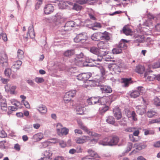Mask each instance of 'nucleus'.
Masks as SVG:
<instances>
[{"label":"nucleus","instance_id":"obj_1","mask_svg":"<svg viewBox=\"0 0 160 160\" xmlns=\"http://www.w3.org/2000/svg\"><path fill=\"white\" fill-rule=\"evenodd\" d=\"M116 98V96L114 94H112L108 97H102L101 98H98L99 101L98 103H99L101 105H105L106 103L110 105L111 102L114 100Z\"/></svg>","mask_w":160,"mask_h":160},{"label":"nucleus","instance_id":"obj_2","mask_svg":"<svg viewBox=\"0 0 160 160\" xmlns=\"http://www.w3.org/2000/svg\"><path fill=\"white\" fill-rule=\"evenodd\" d=\"M57 131L58 135L60 136L66 135L68 134L69 129L65 127H63L62 124L58 123L57 125Z\"/></svg>","mask_w":160,"mask_h":160},{"label":"nucleus","instance_id":"obj_3","mask_svg":"<svg viewBox=\"0 0 160 160\" xmlns=\"http://www.w3.org/2000/svg\"><path fill=\"white\" fill-rule=\"evenodd\" d=\"M77 122L80 128L86 132L89 135L96 137H98L99 135L94 132H90L89 130L84 125L81 121L79 120H78Z\"/></svg>","mask_w":160,"mask_h":160},{"label":"nucleus","instance_id":"obj_4","mask_svg":"<svg viewBox=\"0 0 160 160\" xmlns=\"http://www.w3.org/2000/svg\"><path fill=\"white\" fill-rule=\"evenodd\" d=\"M90 52L94 54L98 55V56H103L108 54V52L106 50L102 51L101 50H99L96 47H91L90 49Z\"/></svg>","mask_w":160,"mask_h":160},{"label":"nucleus","instance_id":"obj_5","mask_svg":"<svg viewBox=\"0 0 160 160\" xmlns=\"http://www.w3.org/2000/svg\"><path fill=\"white\" fill-rule=\"evenodd\" d=\"M87 35L86 32H82L78 34L76 37L74 38V41L76 42H84L87 38Z\"/></svg>","mask_w":160,"mask_h":160},{"label":"nucleus","instance_id":"obj_6","mask_svg":"<svg viewBox=\"0 0 160 160\" xmlns=\"http://www.w3.org/2000/svg\"><path fill=\"white\" fill-rule=\"evenodd\" d=\"M85 56L82 52L79 54H77L75 58V64L80 67H82V63L84 61Z\"/></svg>","mask_w":160,"mask_h":160},{"label":"nucleus","instance_id":"obj_7","mask_svg":"<svg viewBox=\"0 0 160 160\" xmlns=\"http://www.w3.org/2000/svg\"><path fill=\"white\" fill-rule=\"evenodd\" d=\"M144 91V89L142 87H138V90L133 91L130 94V96L134 98H136L139 96L140 94H142Z\"/></svg>","mask_w":160,"mask_h":160},{"label":"nucleus","instance_id":"obj_8","mask_svg":"<svg viewBox=\"0 0 160 160\" xmlns=\"http://www.w3.org/2000/svg\"><path fill=\"white\" fill-rule=\"evenodd\" d=\"M88 152L90 154V156L83 158H82V160H94V158L98 157V155L91 149L88 150Z\"/></svg>","mask_w":160,"mask_h":160},{"label":"nucleus","instance_id":"obj_9","mask_svg":"<svg viewBox=\"0 0 160 160\" xmlns=\"http://www.w3.org/2000/svg\"><path fill=\"white\" fill-rule=\"evenodd\" d=\"M84 61H83L82 67V66H90L92 67L95 66L94 63H92L95 61H97V59L96 60L91 58H85Z\"/></svg>","mask_w":160,"mask_h":160},{"label":"nucleus","instance_id":"obj_10","mask_svg":"<svg viewBox=\"0 0 160 160\" xmlns=\"http://www.w3.org/2000/svg\"><path fill=\"white\" fill-rule=\"evenodd\" d=\"M5 88L7 92H9L11 94H15L16 93L15 90L16 87L15 86L8 84L5 86Z\"/></svg>","mask_w":160,"mask_h":160},{"label":"nucleus","instance_id":"obj_11","mask_svg":"<svg viewBox=\"0 0 160 160\" xmlns=\"http://www.w3.org/2000/svg\"><path fill=\"white\" fill-rule=\"evenodd\" d=\"M22 62L20 60H18L13 62L11 67V69L13 72H16L20 68Z\"/></svg>","mask_w":160,"mask_h":160},{"label":"nucleus","instance_id":"obj_12","mask_svg":"<svg viewBox=\"0 0 160 160\" xmlns=\"http://www.w3.org/2000/svg\"><path fill=\"white\" fill-rule=\"evenodd\" d=\"M27 37H25V39H26V41L27 40L28 38V36L32 38H33L35 37V33L34 31L33 26L32 25H31L30 26L28 30V32L27 33Z\"/></svg>","mask_w":160,"mask_h":160},{"label":"nucleus","instance_id":"obj_13","mask_svg":"<svg viewBox=\"0 0 160 160\" xmlns=\"http://www.w3.org/2000/svg\"><path fill=\"white\" fill-rule=\"evenodd\" d=\"M8 57L6 53L3 52L0 53V62L4 66H7Z\"/></svg>","mask_w":160,"mask_h":160},{"label":"nucleus","instance_id":"obj_14","mask_svg":"<svg viewBox=\"0 0 160 160\" xmlns=\"http://www.w3.org/2000/svg\"><path fill=\"white\" fill-rule=\"evenodd\" d=\"M91 77L90 74L88 73H83L79 74L77 76V78L80 80H86Z\"/></svg>","mask_w":160,"mask_h":160},{"label":"nucleus","instance_id":"obj_15","mask_svg":"<svg viewBox=\"0 0 160 160\" xmlns=\"http://www.w3.org/2000/svg\"><path fill=\"white\" fill-rule=\"evenodd\" d=\"M108 68L110 71H113L115 73H118L121 72L120 67L115 64H109L108 66Z\"/></svg>","mask_w":160,"mask_h":160},{"label":"nucleus","instance_id":"obj_16","mask_svg":"<svg viewBox=\"0 0 160 160\" xmlns=\"http://www.w3.org/2000/svg\"><path fill=\"white\" fill-rule=\"evenodd\" d=\"M125 112L126 115L128 118L132 117L133 120H137V118H136V115L134 111H132L131 112L128 109H126L125 110Z\"/></svg>","mask_w":160,"mask_h":160},{"label":"nucleus","instance_id":"obj_17","mask_svg":"<svg viewBox=\"0 0 160 160\" xmlns=\"http://www.w3.org/2000/svg\"><path fill=\"white\" fill-rule=\"evenodd\" d=\"M102 33L98 32L93 34L91 36V39L95 41H98L102 40Z\"/></svg>","mask_w":160,"mask_h":160},{"label":"nucleus","instance_id":"obj_18","mask_svg":"<svg viewBox=\"0 0 160 160\" xmlns=\"http://www.w3.org/2000/svg\"><path fill=\"white\" fill-rule=\"evenodd\" d=\"M90 138L88 136H83L77 138L76 140V142L78 144H82L84 143L87 141L89 140Z\"/></svg>","mask_w":160,"mask_h":160},{"label":"nucleus","instance_id":"obj_19","mask_svg":"<svg viewBox=\"0 0 160 160\" xmlns=\"http://www.w3.org/2000/svg\"><path fill=\"white\" fill-rule=\"evenodd\" d=\"M54 10L53 5L52 4H48L45 7L44 11L46 14H48L52 12Z\"/></svg>","mask_w":160,"mask_h":160},{"label":"nucleus","instance_id":"obj_20","mask_svg":"<svg viewBox=\"0 0 160 160\" xmlns=\"http://www.w3.org/2000/svg\"><path fill=\"white\" fill-rule=\"evenodd\" d=\"M97 45L99 50H101L102 51L106 50L108 52L107 50V48H108V45L107 43H105L103 41L99 42Z\"/></svg>","mask_w":160,"mask_h":160},{"label":"nucleus","instance_id":"obj_21","mask_svg":"<svg viewBox=\"0 0 160 160\" xmlns=\"http://www.w3.org/2000/svg\"><path fill=\"white\" fill-rule=\"evenodd\" d=\"M76 91V90H73L66 93L64 96V99L65 100H67L66 98H70L71 99L75 95Z\"/></svg>","mask_w":160,"mask_h":160},{"label":"nucleus","instance_id":"obj_22","mask_svg":"<svg viewBox=\"0 0 160 160\" xmlns=\"http://www.w3.org/2000/svg\"><path fill=\"white\" fill-rule=\"evenodd\" d=\"M110 146L116 145L118 143L119 138L118 137L115 136L112 137H109Z\"/></svg>","mask_w":160,"mask_h":160},{"label":"nucleus","instance_id":"obj_23","mask_svg":"<svg viewBox=\"0 0 160 160\" xmlns=\"http://www.w3.org/2000/svg\"><path fill=\"white\" fill-rule=\"evenodd\" d=\"M78 24L73 21H70L68 22L65 25L64 27L65 28L68 27V28L65 30V31L68 30L70 29V28L73 27L78 26Z\"/></svg>","mask_w":160,"mask_h":160},{"label":"nucleus","instance_id":"obj_24","mask_svg":"<svg viewBox=\"0 0 160 160\" xmlns=\"http://www.w3.org/2000/svg\"><path fill=\"white\" fill-rule=\"evenodd\" d=\"M98 98L92 97L87 100V102L89 105L95 104L98 103Z\"/></svg>","mask_w":160,"mask_h":160},{"label":"nucleus","instance_id":"obj_25","mask_svg":"<svg viewBox=\"0 0 160 160\" xmlns=\"http://www.w3.org/2000/svg\"><path fill=\"white\" fill-rule=\"evenodd\" d=\"M103 55V56H100L99 58H97V61H102V59L107 61H111L112 60L113 58L111 56L107 55Z\"/></svg>","mask_w":160,"mask_h":160},{"label":"nucleus","instance_id":"obj_26","mask_svg":"<svg viewBox=\"0 0 160 160\" xmlns=\"http://www.w3.org/2000/svg\"><path fill=\"white\" fill-rule=\"evenodd\" d=\"M100 86V89L102 92L109 93L112 92V88L110 86L101 85Z\"/></svg>","mask_w":160,"mask_h":160},{"label":"nucleus","instance_id":"obj_27","mask_svg":"<svg viewBox=\"0 0 160 160\" xmlns=\"http://www.w3.org/2000/svg\"><path fill=\"white\" fill-rule=\"evenodd\" d=\"M37 110L42 114H45L47 111L46 107L42 104L40 105L37 108Z\"/></svg>","mask_w":160,"mask_h":160},{"label":"nucleus","instance_id":"obj_28","mask_svg":"<svg viewBox=\"0 0 160 160\" xmlns=\"http://www.w3.org/2000/svg\"><path fill=\"white\" fill-rule=\"evenodd\" d=\"M136 112L139 115H142L146 112L144 107L142 106H138L136 107Z\"/></svg>","mask_w":160,"mask_h":160},{"label":"nucleus","instance_id":"obj_29","mask_svg":"<svg viewBox=\"0 0 160 160\" xmlns=\"http://www.w3.org/2000/svg\"><path fill=\"white\" fill-rule=\"evenodd\" d=\"M128 41L126 40L122 39L119 42V44L118 46L122 50V49H125L126 48L127 45L126 43Z\"/></svg>","mask_w":160,"mask_h":160},{"label":"nucleus","instance_id":"obj_30","mask_svg":"<svg viewBox=\"0 0 160 160\" xmlns=\"http://www.w3.org/2000/svg\"><path fill=\"white\" fill-rule=\"evenodd\" d=\"M84 106L81 104L78 105L76 107V109L77 112V114L82 115L83 113V108Z\"/></svg>","mask_w":160,"mask_h":160},{"label":"nucleus","instance_id":"obj_31","mask_svg":"<svg viewBox=\"0 0 160 160\" xmlns=\"http://www.w3.org/2000/svg\"><path fill=\"white\" fill-rule=\"evenodd\" d=\"M144 77L147 81H151L155 79L156 75L153 74H149L148 75L147 73L145 72L144 74Z\"/></svg>","mask_w":160,"mask_h":160},{"label":"nucleus","instance_id":"obj_32","mask_svg":"<svg viewBox=\"0 0 160 160\" xmlns=\"http://www.w3.org/2000/svg\"><path fill=\"white\" fill-rule=\"evenodd\" d=\"M121 82L123 84L122 85L124 87H127L131 83L132 81L131 78H123L121 79Z\"/></svg>","mask_w":160,"mask_h":160},{"label":"nucleus","instance_id":"obj_33","mask_svg":"<svg viewBox=\"0 0 160 160\" xmlns=\"http://www.w3.org/2000/svg\"><path fill=\"white\" fill-rule=\"evenodd\" d=\"M114 115L115 117L118 120L120 119L122 117V115L120 110L119 108L117 109H114Z\"/></svg>","mask_w":160,"mask_h":160},{"label":"nucleus","instance_id":"obj_34","mask_svg":"<svg viewBox=\"0 0 160 160\" xmlns=\"http://www.w3.org/2000/svg\"><path fill=\"white\" fill-rule=\"evenodd\" d=\"M109 107L108 104L107 105H104L99 109V112L101 114H103L106 111L108 110Z\"/></svg>","mask_w":160,"mask_h":160},{"label":"nucleus","instance_id":"obj_35","mask_svg":"<svg viewBox=\"0 0 160 160\" xmlns=\"http://www.w3.org/2000/svg\"><path fill=\"white\" fill-rule=\"evenodd\" d=\"M43 137V134L41 132L37 133L33 136V138L36 141H40Z\"/></svg>","mask_w":160,"mask_h":160},{"label":"nucleus","instance_id":"obj_36","mask_svg":"<svg viewBox=\"0 0 160 160\" xmlns=\"http://www.w3.org/2000/svg\"><path fill=\"white\" fill-rule=\"evenodd\" d=\"M99 143L103 146H110L109 137L105 138L99 141Z\"/></svg>","mask_w":160,"mask_h":160},{"label":"nucleus","instance_id":"obj_37","mask_svg":"<svg viewBox=\"0 0 160 160\" xmlns=\"http://www.w3.org/2000/svg\"><path fill=\"white\" fill-rule=\"evenodd\" d=\"M75 53L74 49L68 50L66 51L63 53L64 55L66 57H70Z\"/></svg>","mask_w":160,"mask_h":160},{"label":"nucleus","instance_id":"obj_38","mask_svg":"<svg viewBox=\"0 0 160 160\" xmlns=\"http://www.w3.org/2000/svg\"><path fill=\"white\" fill-rule=\"evenodd\" d=\"M1 109L3 111H5L7 109V105L6 100L5 99H2L1 102Z\"/></svg>","mask_w":160,"mask_h":160},{"label":"nucleus","instance_id":"obj_39","mask_svg":"<svg viewBox=\"0 0 160 160\" xmlns=\"http://www.w3.org/2000/svg\"><path fill=\"white\" fill-rule=\"evenodd\" d=\"M145 70L144 67L142 65H138L136 67V72L138 73L142 74Z\"/></svg>","mask_w":160,"mask_h":160},{"label":"nucleus","instance_id":"obj_40","mask_svg":"<svg viewBox=\"0 0 160 160\" xmlns=\"http://www.w3.org/2000/svg\"><path fill=\"white\" fill-rule=\"evenodd\" d=\"M106 121L108 123L112 125L114 124L115 122V119L112 116H109L106 119Z\"/></svg>","mask_w":160,"mask_h":160},{"label":"nucleus","instance_id":"obj_41","mask_svg":"<svg viewBox=\"0 0 160 160\" xmlns=\"http://www.w3.org/2000/svg\"><path fill=\"white\" fill-rule=\"evenodd\" d=\"M1 38L4 42H6L8 40L6 34V33L2 32V28H0V38Z\"/></svg>","mask_w":160,"mask_h":160},{"label":"nucleus","instance_id":"obj_42","mask_svg":"<svg viewBox=\"0 0 160 160\" xmlns=\"http://www.w3.org/2000/svg\"><path fill=\"white\" fill-rule=\"evenodd\" d=\"M17 57L18 59H22L24 57V52L21 49H19L17 51Z\"/></svg>","mask_w":160,"mask_h":160},{"label":"nucleus","instance_id":"obj_43","mask_svg":"<svg viewBox=\"0 0 160 160\" xmlns=\"http://www.w3.org/2000/svg\"><path fill=\"white\" fill-rule=\"evenodd\" d=\"M122 49L118 46L112 49V52L114 54H118L122 53Z\"/></svg>","mask_w":160,"mask_h":160},{"label":"nucleus","instance_id":"obj_44","mask_svg":"<svg viewBox=\"0 0 160 160\" xmlns=\"http://www.w3.org/2000/svg\"><path fill=\"white\" fill-rule=\"evenodd\" d=\"M144 41V37L143 35H140L138 36L134 40V42H142Z\"/></svg>","mask_w":160,"mask_h":160},{"label":"nucleus","instance_id":"obj_45","mask_svg":"<svg viewBox=\"0 0 160 160\" xmlns=\"http://www.w3.org/2000/svg\"><path fill=\"white\" fill-rule=\"evenodd\" d=\"M102 36L103 37L102 38V40L105 39L107 40H108L110 39L109 35V33L107 32H105L104 33H102Z\"/></svg>","mask_w":160,"mask_h":160},{"label":"nucleus","instance_id":"obj_46","mask_svg":"<svg viewBox=\"0 0 160 160\" xmlns=\"http://www.w3.org/2000/svg\"><path fill=\"white\" fill-rule=\"evenodd\" d=\"M101 25L99 23L96 22L92 24L91 28L93 30H97L98 28H101Z\"/></svg>","mask_w":160,"mask_h":160},{"label":"nucleus","instance_id":"obj_47","mask_svg":"<svg viewBox=\"0 0 160 160\" xmlns=\"http://www.w3.org/2000/svg\"><path fill=\"white\" fill-rule=\"evenodd\" d=\"M156 114V112L152 110H149L147 112V116L149 118H152L153 116H154Z\"/></svg>","mask_w":160,"mask_h":160},{"label":"nucleus","instance_id":"obj_48","mask_svg":"<svg viewBox=\"0 0 160 160\" xmlns=\"http://www.w3.org/2000/svg\"><path fill=\"white\" fill-rule=\"evenodd\" d=\"M122 31L123 33L126 35H130L131 32V30L129 28L125 27L123 28Z\"/></svg>","mask_w":160,"mask_h":160},{"label":"nucleus","instance_id":"obj_49","mask_svg":"<svg viewBox=\"0 0 160 160\" xmlns=\"http://www.w3.org/2000/svg\"><path fill=\"white\" fill-rule=\"evenodd\" d=\"M43 154L44 157L51 158V157L52 155V153L50 150H46L43 152Z\"/></svg>","mask_w":160,"mask_h":160},{"label":"nucleus","instance_id":"obj_50","mask_svg":"<svg viewBox=\"0 0 160 160\" xmlns=\"http://www.w3.org/2000/svg\"><path fill=\"white\" fill-rule=\"evenodd\" d=\"M136 145L137 148V149L138 150H141L145 148L146 147V145L142 143H137L135 144Z\"/></svg>","mask_w":160,"mask_h":160},{"label":"nucleus","instance_id":"obj_51","mask_svg":"<svg viewBox=\"0 0 160 160\" xmlns=\"http://www.w3.org/2000/svg\"><path fill=\"white\" fill-rule=\"evenodd\" d=\"M55 16L56 18V20L59 22H61L63 20V19L62 17L61 14L60 13H57L55 15Z\"/></svg>","mask_w":160,"mask_h":160},{"label":"nucleus","instance_id":"obj_52","mask_svg":"<svg viewBox=\"0 0 160 160\" xmlns=\"http://www.w3.org/2000/svg\"><path fill=\"white\" fill-rule=\"evenodd\" d=\"M10 101L12 105H14L15 106L19 107L20 105V102L15 99H11L10 100Z\"/></svg>","mask_w":160,"mask_h":160},{"label":"nucleus","instance_id":"obj_53","mask_svg":"<svg viewBox=\"0 0 160 160\" xmlns=\"http://www.w3.org/2000/svg\"><path fill=\"white\" fill-rule=\"evenodd\" d=\"M103 78L102 77H101L100 78V80H99V79H97L95 81L96 82V83H95L93 85H92L91 84L90 85V86H91V87H92V86H93V87H95V86H99L100 85H99L100 84H101V82H102V81H101V79H102V78Z\"/></svg>","mask_w":160,"mask_h":160},{"label":"nucleus","instance_id":"obj_54","mask_svg":"<svg viewBox=\"0 0 160 160\" xmlns=\"http://www.w3.org/2000/svg\"><path fill=\"white\" fill-rule=\"evenodd\" d=\"M62 4L63 5V8H64V6H67L68 5H72L73 6V5H74V4H73L72 2L70 1H65V2H61L60 3V5H61Z\"/></svg>","mask_w":160,"mask_h":160},{"label":"nucleus","instance_id":"obj_55","mask_svg":"<svg viewBox=\"0 0 160 160\" xmlns=\"http://www.w3.org/2000/svg\"><path fill=\"white\" fill-rule=\"evenodd\" d=\"M35 81L38 83H41L44 81V79L42 78L36 77L35 78Z\"/></svg>","mask_w":160,"mask_h":160},{"label":"nucleus","instance_id":"obj_56","mask_svg":"<svg viewBox=\"0 0 160 160\" xmlns=\"http://www.w3.org/2000/svg\"><path fill=\"white\" fill-rule=\"evenodd\" d=\"M72 9L77 11H78L81 10V6L77 4L74 3L73 5Z\"/></svg>","mask_w":160,"mask_h":160},{"label":"nucleus","instance_id":"obj_57","mask_svg":"<svg viewBox=\"0 0 160 160\" xmlns=\"http://www.w3.org/2000/svg\"><path fill=\"white\" fill-rule=\"evenodd\" d=\"M11 69L8 68L6 69L4 71V73L5 75L8 77H9L10 75L11 74Z\"/></svg>","mask_w":160,"mask_h":160},{"label":"nucleus","instance_id":"obj_58","mask_svg":"<svg viewBox=\"0 0 160 160\" xmlns=\"http://www.w3.org/2000/svg\"><path fill=\"white\" fill-rule=\"evenodd\" d=\"M144 130V134L145 135L149 134H153L154 132L153 131L151 130L145 129Z\"/></svg>","mask_w":160,"mask_h":160},{"label":"nucleus","instance_id":"obj_59","mask_svg":"<svg viewBox=\"0 0 160 160\" xmlns=\"http://www.w3.org/2000/svg\"><path fill=\"white\" fill-rule=\"evenodd\" d=\"M154 103L157 106H160V100L158 97H156L154 99Z\"/></svg>","mask_w":160,"mask_h":160},{"label":"nucleus","instance_id":"obj_60","mask_svg":"<svg viewBox=\"0 0 160 160\" xmlns=\"http://www.w3.org/2000/svg\"><path fill=\"white\" fill-rule=\"evenodd\" d=\"M152 67L153 68H157L160 67V62L159 60L153 63L152 65Z\"/></svg>","mask_w":160,"mask_h":160},{"label":"nucleus","instance_id":"obj_61","mask_svg":"<svg viewBox=\"0 0 160 160\" xmlns=\"http://www.w3.org/2000/svg\"><path fill=\"white\" fill-rule=\"evenodd\" d=\"M135 129V128L132 127H128L125 129V131L129 132H133Z\"/></svg>","mask_w":160,"mask_h":160},{"label":"nucleus","instance_id":"obj_62","mask_svg":"<svg viewBox=\"0 0 160 160\" xmlns=\"http://www.w3.org/2000/svg\"><path fill=\"white\" fill-rule=\"evenodd\" d=\"M7 136V134L3 130L0 131V137L2 138H5Z\"/></svg>","mask_w":160,"mask_h":160},{"label":"nucleus","instance_id":"obj_63","mask_svg":"<svg viewBox=\"0 0 160 160\" xmlns=\"http://www.w3.org/2000/svg\"><path fill=\"white\" fill-rule=\"evenodd\" d=\"M42 0H38L37 2L35 8H38L42 4Z\"/></svg>","mask_w":160,"mask_h":160},{"label":"nucleus","instance_id":"obj_64","mask_svg":"<svg viewBox=\"0 0 160 160\" xmlns=\"http://www.w3.org/2000/svg\"><path fill=\"white\" fill-rule=\"evenodd\" d=\"M133 135L131 134L129 135V138L130 140L133 142H137L138 141V139H136L133 136Z\"/></svg>","mask_w":160,"mask_h":160}]
</instances>
